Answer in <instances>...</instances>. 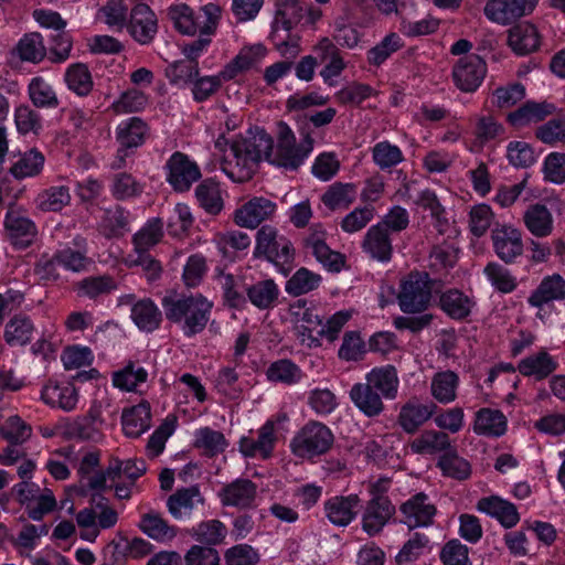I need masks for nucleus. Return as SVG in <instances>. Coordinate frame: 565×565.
<instances>
[{
  "label": "nucleus",
  "mask_w": 565,
  "mask_h": 565,
  "mask_svg": "<svg viewBox=\"0 0 565 565\" xmlns=\"http://www.w3.org/2000/svg\"><path fill=\"white\" fill-rule=\"evenodd\" d=\"M35 202L41 211L58 212L71 202L70 189L65 185L50 186L38 194Z\"/></svg>",
  "instance_id": "obj_49"
},
{
  "label": "nucleus",
  "mask_w": 565,
  "mask_h": 565,
  "mask_svg": "<svg viewBox=\"0 0 565 565\" xmlns=\"http://www.w3.org/2000/svg\"><path fill=\"white\" fill-rule=\"evenodd\" d=\"M29 96L33 105L39 108H56L60 104L52 85L42 77L31 79Z\"/></svg>",
  "instance_id": "obj_57"
},
{
  "label": "nucleus",
  "mask_w": 565,
  "mask_h": 565,
  "mask_svg": "<svg viewBox=\"0 0 565 565\" xmlns=\"http://www.w3.org/2000/svg\"><path fill=\"white\" fill-rule=\"evenodd\" d=\"M254 256L264 257L287 275L295 258V248L276 227L263 225L256 233Z\"/></svg>",
  "instance_id": "obj_5"
},
{
  "label": "nucleus",
  "mask_w": 565,
  "mask_h": 565,
  "mask_svg": "<svg viewBox=\"0 0 565 565\" xmlns=\"http://www.w3.org/2000/svg\"><path fill=\"white\" fill-rule=\"evenodd\" d=\"M486 74V62L477 54L459 58L452 68L456 86L466 93L475 92L481 85Z\"/></svg>",
  "instance_id": "obj_12"
},
{
  "label": "nucleus",
  "mask_w": 565,
  "mask_h": 565,
  "mask_svg": "<svg viewBox=\"0 0 565 565\" xmlns=\"http://www.w3.org/2000/svg\"><path fill=\"white\" fill-rule=\"evenodd\" d=\"M64 77L67 87L78 96H87L93 89L92 74L84 63L70 65Z\"/></svg>",
  "instance_id": "obj_51"
},
{
  "label": "nucleus",
  "mask_w": 565,
  "mask_h": 565,
  "mask_svg": "<svg viewBox=\"0 0 565 565\" xmlns=\"http://www.w3.org/2000/svg\"><path fill=\"white\" fill-rule=\"evenodd\" d=\"M395 512V505L391 500H384V502L369 500L362 514L363 531L370 536L381 533Z\"/></svg>",
  "instance_id": "obj_20"
},
{
  "label": "nucleus",
  "mask_w": 565,
  "mask_h": 565,
  "mask_svg": "<svg viewBox=\"0 0 565 565\" xmlns=\"http://www.w3.org/2000/svg\"><path fill=\"white\" fill-rule=\"evenodd\" d=\"M493 249L505 264H512L523 254L522 233L511 225L497 224L491 232Z\"/></svg>",
  "instance_id": "obj_13"
},
{
  "label": "nucleus",
  "mask_w": 565,
  "mask_h": 565,
  "mask_svg": "<svg viewBox=\"0 0 565 565\" xmlns=\"http://www.w3.org/2000/svg\"><path fill=\"white\" fill-rule=\"evenodd\" d=\"M403 45V40L397 33H388L379 44L367 51L369 64L380 66Z\"/></svg>",
  "instance_id": "obj_60"
},
{
  "label": "nucleus",
  "mask_w": 565,
  "mask_h": 565,
  "mask_svg": "<svg viewBox=\"0 0 565 565\" xmlns=\"http://www.w3.org/2000/svg\"><path fill=\"white\" fill-rule=\"evenodd\" d=\"M359 502L356 494L333 497L324 503L326 515L332 524L345 526L355 518Z\"/></svg>",
  "instance_id": "obj_30"
},
{
  "label": "nucleus",
  "mask_w": 565,
  "mask_h": 565,
  "mask_svg": "<svg viewBox=\"0 0 565 565\" xmlns=\"http://www.w3.org/2000/svg\"><path fill=\"white\" fill-rule=\"evenodd\" d=\"M266 377L269 382L285 385H294L301 381V369L288 359H280L273 362L266 370Z\"/></svg>",
  "instance_id": "obj_47"
},
{
  "label": "nucleus",
  "mask_w": 565,
  "mask_h": 565,
  "mask_svg": "<svg viewBox=\"0 0 565 565\" xmlns=\"http://www.w3.org/2000/svg\"><path fill=\"white\" fill-rule=\"evenodd\" d=\"M167 181L174 191H188L201 178L198 164L180 151L174 152L166 163Z\"/></svg>",
  "instance_id": "obj_10"
},
{
  "label": "nucleus",
  "mask_w": 565,
  "mask_h": 565,
  "mask_svg": "<svg viewBox=\"0 0 565 565\" xmlns=\"http://www.w3.org/2000/svg\"><path fill=\"white\" fill-rule=\"evenodd\" d=\"M223 507L249 510L256 507L257 484L246 478H238L225 484L218 492Z\"/></svg>",
  "instance_id": "obj_14"
},
{
  "label": "nucleus",
  "mask_w": 565,
  "mask_h": 565,
  "mask_svg": "<svg viewBox=\"0 0 565 565\" xmlns=\"http://www.w3.org/2000/svg\"><path fill=\"white\" fill-rule=\"evenodd\" d=\"M129 8L124 0H108L97 12V19L109 28L121 31L128 21Z\"/></svg>",
  "instance_id": "obj_54"
},
{
  "label": "nucleus",
  "mask_w": 565,
  "mask_h": 565,
  "mask_svg": "<svg viewBox=\"0 0 565 565\" xmlns=\"http://www.w3.org/2000/svg\"><path fill=\"white\" fill-rule=\"evenodd\" d=\"M151 413L150 406L141 403L122 413V430L126 436L137 438L150 427Z\"/></svg>",
  "instance_id": "obj_40"
},
{
  "label": "nucleus",
  "mask_w": 565,
  "mask_h": 565,
  "mask_svg": "<svg viewBox=\"0 0 565 565\" xmlns=\"http://www.w3.org/2000/svg\"><path fill=\"white\" fill-rule=\"evenodd\" d=\"M321 276L305 268H299L286 282V291L295 297L316 290L320 282Z\"/></svg>",
  "instance_id": "obj_58"
},
{
  "label": "nucleus",
  "mask_w": 565,
  "mask_h": 565,
  "mask_svg": "<svg viewBox=\"0 0 565 565\" xmlns=\"http://www.w3.org/2000/svg\"><path fill=\"white\" fill-rule=\"evenodd\" d=\"M522 220L526 230L536 238H545L554 231L553 214L542 203L530 204L524 211Z\"/></svg>",
  "instance_id": "obj_23"
},
{
  "label": "nucleus",
  "mask_w": 565,
  "mask_h": 565,
  "mask_svg": "<svg viewBox=\"0 0 565 565\" xmlns=\"http://www.w3.org/2000/svg\"><path fill=\"white\" fill-rule=\"evenodd\" d=\"M289 315L294 321L299 324V334L302 337V342L306 338L310 340L309 347L312 343L318 347L319 341L312 335L315 330H319L322 326L323 318L317 312L316 308L307 299H298L289 305Z\"/></svg>",
  "instance_id": "obj_17"
},
{
  "label": "nucleus",
  "mask_w": 565,
  "mask_h": 565,
  "mask_svg": "<svg viewBox=\"0 0 565 565\" xmlns=\"http://www.w3.org/2000/svg\"><path fill=\"white\" fill-rule=\"evenodd\" d=\"M45 158L42 152L33 148L24 152L10 168L15 179L31 178L40 174L43 170Z\"/></svg>",
  "instance_id": "obj_48"
},
{
  "label": "nucleus",
  "mask_w": 565,
  "mask_h": 565,
  "mask_svg": "<svg viewBox=\"0 0 565 565\" xmlns=\"http://www.w3.org/2000/svg\"><path fill=\"white\" fill-rule=\"evenodd\" d=\"M118 287L116 280L109 275L89 276L75 284L74 289L78 297L97 299L109 295Z\"/></svg>",
  "instance_id": "obj_42"
},
{
  "label": "nucleus",
  "mask_w": 565,
  "mask_h": 565,
  "mask_svg": "<svg viewBox=\"0 0 565 565\" xmlns=\"http://www.w3.org/2000/svg\"><path fill=\"white\" fill-rule=\"evenodd\" d=\"M195 196L200 205L212 215L218 214L223 209L218 184L212 179H206L196 186Z\"/></svg>",
  "instance_id": "obj_55"
},
{
  "label": "nucleus",
  "mask_w": 565,
  "mask_h": 565,
  "mask_svg": "<svg viewBox=\"0 0 565 565\" xmlns=\"http://www.w3.org/2000/svg\"><path fill=\"white\" fill-rule=\"evenodd\" d=\"M129 213L124 207L116 205L104 211L99 223V231L106 237H117L127 231Z\"/></svg>",
  "instance_id": "obj_53"
},
{
  "label": "nucleus",
  "mask_w": 565,
  "mask_h": 565,
  "mask_svg": "<svg viewBox=\"0 0 565 565\" xmlns=\"http://www.w3.org/2000/svg\"><path fill=\"white\" fill-rule=\"evenodd\" d=\"M148 379V372L135 362H129L121 371L114 374V385L126 390L135 391L137 386L145 383Z\"/></svg>",
  "instance_id": "obj_62"
},
{
  "label": "nucleus",
  "mask_w": 565,
  "mask_h": 565,
  "mask_svg": "<svg viewBox=\"0 0 565 565\" xmlns=\"http://www.w3.org/2000/svg\"><path fill=\"white\" fill-rule=\"evenodd\" d=\"M277 205L269 199L255 196L235 211V223L246 228H256L276 213Z\"/></svg>",
  "instance_id": "obj_16"
},
{
  "label": "nucleus",
  "mask_w": 565,
  "mask_h": 565,
  "mask_svg": "<svg viewBox=\"0 0 565 565\" xmlns=\"http://www.w3.org/2000/svg\"><path fill=\"white\" fill-rule=\"evenodd\" d=\"M437 467L443 471L444 476L457 480H465L471 473L470 463L458 455L455 447L439 457Z\"/></svg>",
  "instance_id": "obj_52"
},
{
  "label": "nucleus",
  "mask_w": 565,
  "mask_h": 565,
  "mask_svg": "<svg viewBox=\"0 0 565 565\" xmlns=\"http://www.w3.org/2000/svg\"><path fill=\"white\" fill-rule=\"evenodd\" d=\"M41 397L47 405L65 412L73 411L78 402L77 390L72 383L49 382L43 387Z\"/></svg>",
  "instance_id": "obj_27"
},
{
  "label": "nucleus",
  "mask_w": 565,
  "mask_h": 565,
  "mask_svg": "<svg viewBox=\"0 0 565 565\" xmlns=\"http://www.w3.org/2000/svg\"><path fill=\"white\" fill-rule=\"evenodd\" d=\"M492 286L503 294L512 292L516 286V278L504 266L498 263H489L483 270Z\"/></svg>",
  "instance_id": "obj_64"
},
{
  "label": "nucleus",
  "mask_w": 565,
  "mask_h": 565,
  "mask_svg": "<svg viewBox=\"0 0 565 565\" xmlns=\"http://www.w3.org/2000/svg\"><path fill=\"white\" fill-rule=\"evenodd\" d=\"M4 238L18 249L28 248L38 236V227L29 217L26 210L10 205L3 220Z\"/></svg>",
  "instance_id": "obj_8"
},
{
  "label": "nucleus",
  "mask_w": 565,
  "mask_h": 565,
  "mask_svg": "<svg viewBox=\"0 0 565 565\" xmlns=\"http://www.w3.org/2000/svg\"><path fill=\"white\" fill-rule=\"evenodd\" d=\"M220 15V7L213 3L200 8L196 12L184 3L173 6L169 9V17L174 28L185 35H194L198 32L201 35L213 34L216 30Z\"/></svg>",
  "instance_id": "obj_4"
},
{
  "label": "nucleus",
  "mask_w": 565,
  "mask_h": 565,
  "mask_svg": "<svg viewBox=\"0 0 565 565\" xmlns=\"http://www.w3.org/2000/svg\"><path fill=\"white\" fill-rule=\"evenodd\" d=\"M409 448L416 455H436L447 452L452 448V445L447 433L426 429L409 443Z\"/></svg>",
  "instance_id": "obj_28"
},
{
  "label": "nucleus",
  "mask_w": 565,
  "mask_h": 565,
  "mask_svg": "<svg viewBox=\"0 0 565 565\" xmlns=\"http://www.w3.org/2000/svg\"><path fill=\"white\" fill-rule=\"evenodd\" d=\"M275 443V425L273 422H267L258 430L256 439L252 437H243L239 440V449L246 457H260L266 459L271 456Z\"/></svg>",
  "instance_id": "obj_22"
},
{
  "label": "nucleus",
  "mask_w": 565,
  "mask_h": 565,
  "mask_svg": "<svg viewBox=\"0 0 565 565\" xmlns=\"http://www.w3.org/2000/svg\"><path fill=\"white\" fill-rule=\"evenodd\" d=\"M334 444L331 429L317 420H309L290 441L292 454L302 459H313L326 455Z\"/></svg>",
  "instance_id": "obj_6"
},
{
  "label": "nucleus",
  "mask_w": 565,
  "mask_h": 565,
  "mask_svg": "<svg viewBox=\"0 0 565 565\" xmlns=\"http://www.w3.org/2000/svg\"><path fill=\"white\" fill-rule=\"evenodd\" d=\"M369 384L385 399H395L398 393L399 379L393 365L375 367L365 376Z\"/></svg>",
  "instance_id": "obj_26"
},
{
  "label": "nucleus",
  "mask_w": 565,
  "mask_h": 565,
  "mask_svg": "<svg viewBox=\"0 0 565 565\" xmlns=\"http://www.w3.org/2000/svg\"><path fill=\"white\" fill-rule=\"evenodd\" d=\"M163 236V222L160 217L149 220L145 226L134 235L136 252H148L157 245Z\"/></svg>",
  "instance_id": "obj_56"
},
{
  "label": "nucleus",
  "mask_w": 565,
  "mask_h": 565,
  "mask_svg": "<svg viewBox=\"0 0 565 565\" xmlns=\"http://www.w3.org/2000/svg\"><path fill=\"white\" fill-rule=\"evenodd\" d=\"M126 26L137 42L148 44L158 31L157 17L147 4L139 3L131 9Z\"/></svg>",
  "instance_id": "obj_18"
},
{
  "label": "nucleus",
  "mask_w": 565,
  "mask_h": 565,
  "mask_svg": "<svg viewBox=\"0 0 565 565\" xmlns=\"http://www.w3.org/2000/svg\"><path fill=\"white\" fill-rule=\"evenodd\" d=\"M358 196L354 183L334 182L321 195V202L331 211L347 210Z\"/></svg>",
  "instance_id": "obj_38"
},
{
  "label": "nucleus",
  "mask_w": 565,
  "mask_h": 565,
  "mask_svg": "<svg viewBox=\"0 0 565 565\" xmlns=\"http://www.w3.org/2000/svg\"><path fill=\"white\" fill-rule=\"evenodd\" d=\"M303 8L296 0H279L271 25L270 40L282 56L296 57L299 50L295 41H290V31L302 20Z\"/></svg>",
  "instance_id": "obj_3"
},
{
  "label": "nucleus",
  "mask_w": 565,
  "mask_h": 565,
  "mask_svg": "<svg viewBox=\"0 0 565 565\" xmlns=\"http://www.w3.org/2000/svg\"><path fill=\"white\" fill-rule=\"evenodd\" d=\"M565 299V279L553 274L542 279L535 290L527 298L530 306L541 309L544 305L552 301H562Z\"/></svg>",
  "instance_id": "obj_24"
},
{
  "label": "nucleus",
  "mask_w": 565,
  "mask_h": 565,
  "mask_svg": "<svg viewBox=\"0 0 565 565\" xmlns=\"http://www.w3.org/2000/svg\"><path fill=\"white\" fill-rule=\"evenodd\" d=\"M372 158L374 163L381 170H387L396 167L404 160V156L399 147L392 145L388 141L377 142L372 148Z\"/></svg>",
  "instance_id": "obj_63"
},
{
  "label": "nucleus",
  "mask_w": 565,
  "mask_h": 565,
  "mask_svg": "<svg viewBox=\"0 0 565 565\" xmlns=\"http://www.w3.org/2000/svg\"><path fill=\"white\" fill-rule=\"evenodd\" d=\"M537 3L539 0H488L483 12L491 22L507 25L530 15Z\"/></svg>",
  "instance_id": "obj_9"
},
{
  "label": "nucleus",
  "mask_w": 565,
  "mask_h": 565,
  "mask_svg": "<svg viewBox=\"0 0 565 565\" xmlns=\"http://www.w3.org/2000/svg\"><path fill=\"white\" fill-rule=\"evenodd\" d=\"M204 503V498L198 486L178 489L167 501L170 514L175 519L189 516L193 509Z\"/></svg>",
  "instance_id": "obj_31"
},
{
  "label": "nucleus",
  "mask_w": 565,
  "mask_h": 565,
  "mask_svg": "<svg viewBox=\"0 0 565 565\" xmlns=\"http://www.w3.org/2000/svg\"><path fill=\"white\" fill-rule=\"evenodd\" d=\"M166 318L181 327L188 338L201 333L209 323L213 302L203 295H190L181 298L162 299Z\"/></svg>",
  "instance_id": "obj_2"
},
{
  "label": "nucleus",
  "mask_w": 565,
  "mask_h": 565,
  "mask_svg": "<svg viewBox=\"0 0 565 565\" xmlns=\"http://www.w3.org/2000/svg\"><path fill=\"white\" fill-rule=\"evenodd\" d=\"M148 131L147 124L139 117H131L121 121L116 129V140L119 143L113 168L120 169L128 156L127 150L137 148L145 142Z\"/></svg>",
  "instance_id": "obj_11"
},
{
  "label": "nucleus",
  "mask_w": 565,
  "mask_h": 565,
  "mask_svg": "<svg viewBox=\"0 0 565 565\" xmlns=\"http://www.w3.org/2000/svg\"><path fill=\"white\" fill-rule=\"evenodd\" d=\"M555 110L556 107L547 102H526L508 115V121L513 127L522 128L530 124L544 120L547 116L554 114Z\"/></svg>",
  "instance_id": "obj_34"
},
{
  "label": "nucleus",
  "mask_w": 565,
  "mask_h": 565,
  "mask_svg": "<svg viewBox=\"0 0 565 565\" xmlns=\"http://www.w3.org/2000/svg\"><path fill=\"white\" fill-rule=\"evenodd\" d=\"M541 36L535 25L522 22L512 26L508 32V44L518 55H526L536 51Z\"/></svg>",
  "instance_id": "obj_25"
},
{
  "label": "nucleus",
  "mask_w": 565,
  "mask_h": 565,
  "mask_svg": "<svg viewBox=\"0 0 565 565\" xmlns=\"http://www.w3.org/2000/svg\"><path fill=\"white\" fill-rule=\"evenodd\" d=\"M477 509L495 518L507 529L513 527L520 520L515 505L497 495L480 499Z\"/></svg>",
  "instance_id": "obj_32"
},
{
  "label": "nucleus",
  "mask_w": 565,
  "mask_h": 565,
  "mask_svg": "<svg viewBox=\"0 0 565 565\" xmlns=\"http://www.w3.org/2000/svg\"><path fill=\"white\" fill-rule=\"evenodd\" d=\"M131 319L140 330L151 332L159 328L162 315L156 303L146 298L134 303Z\"/></svg>",
  "instance_id": "obj_41"
},
{
  "label": "nucleus",
  "mask_w": 565,
  "mask_h": 565,
  "mask_svg": "<svg viewBox=\"0 0 565 565\" xmlns=\"http://www.w3.org/2000/svg\"><path fill=\"white\" fill-rule=\"evenodd\" d=\"M32 320L25 315H15L6 324L4 340L9 345H25L34 332Z\"/></svg>",
  "instance_id": "obj_45"
},
{
  "label": "nucleus",
  "mask_w": 565,
  "mask_h": 565,
  "mask_svg": "<svg viewBox=\"0 0 565 565\" xmlns=\"http://www.w3.org/2000/svg\"><path fill=\"white\" fill-rule=\"evenodd\" d=\"M313 143L310 134L297 143L294 131L284 121L277 125L276 143L264 129L249 130L247 138L236 142L227 154L230 179L238 183L249 180L263 158L276 167L296 171L312 151Z\"/></svg>",
  "instance_id": "obj_1"
},
{
  "label": "nucleus",
  "mask_w": 565,
  "mask_h": 565,
  "mask_svg": "<svg viewBox=\"0 0 565 565\" xmlns=\"http://www.w3.org/2000/svg\"><path fill=\"white\" fill-rule=\"evenodd\" d=\"M399 512L403 516L401 522L413 530L433 524L437 509L429 502L428 497L420 492L405 501L399 507Z\"/></svg>",
  "instance_id": "obj_15"
},
{
  "label": "nucleus",
  "mask_w": 565,
  "mask_h": 565,
  "mask_svg": "<svg viewBox=\"0 0 565 565\" xmlns=\"http://www.w3.org/2000/svg\"><path fill=\"white\" fill-rule=\"evenodd\" d=\"M458 386L459 376L454 371H443L433 376L430 393L437 402L449 404L456 399Z\"/></svg>",
  "instance_id": "obj_44"
},
{
  "label": "nucleus",
  "mask_w": 565,
  "mask_h": 565,
  "mask_svg": "<svg viewBox=\"0 0 565 565\" xmlns=\"http://www.w3.org/2000/svg\"><path fill=\"white\" fill-rule=\"evenodd\" d=\"M439 308L454 320H463L470 313L475 301L461 290L451 288L439 296Z\"/></svg>",
  "instance_id": "obj_36"
},
{
  "label": "nucleus",
  "mask_w": 565,
  "mask_h": 565,
  "mask_svg": "<svg viewBox=\"0 0 565 565\" xmlns=\"http://www.w3.org/2000/svg\"><path fill=\"white\" fill-rule=\"evenodd\" d=\"M473 430L478 435L499 437L507 430V419L500 411L481 408L476 414Z\"/></svg>",
  "instance_id": "obj_43"
},
{
  "label": "nucleus",
  "mask_w": 565,
  "mask_h": 565,
  "mask_svg": "<svg viewBox=\"0 0 565 565\" xmlns=\"http://www.w3.org/2000/svg\"><path fill=\"white\" fill-rule=\"evenodd\" d=\"M435 405L422 404L417 401H409L401 407L397 423L407 434H414L434 414Z\"/></svg>",
  "instance_id": "obj_33"
},
{
  "label": "nucleus",
  "mask_w": 565,
  "mask_h": 565,
  "mask_svg": "<svg viewBox=\"0 0 565 565\" xmlns=\"http://www.w3.org/2000/svg\"><path fill=\"white\" fill-rule=\"evenodd\" d=\"M315 52L320 63L324 64L320 76L327 84L332 85L331 79L340 76L347 67L339 47L329 38H322L315 46Z\"/></svg>",
  "instance_id": "obj_19"
},
{
  "label": "nucleus",
  "mask_w": 565,
  "mask_h": 565,
  "mask_svg": "<svg viewBox=\"0 0 565 565\" xmlns=\"http://www.w3.org/2000/svg\"><path fill=\"white\" fill-rule=\"evenodd\" d=\"M0 435L9 444L22 445L32 436V427L19 416H10L0 427Z\"/></svg>",
  "instance_id": "obj_61"
},
{
  "label": "nucleus",
  "mask_w": 565,
  "mask_h": 565,
  "mask_svg": "<svg viewBox=\"0 0 565 565\" xmlns=\"http://www.w3.org/2000/svg\"><path fill=\"white\" fill-rule=\"evenodd\" d=\"M349 395L354 406L366 417H376L385 408L383 397L365 382L354 384Z\"/></svg>",
  "instance_id": "obj_29"
},
{
  "label": "nucleus",
  "mask_w": 565,
  "mask_h": 565,
  "mask_svg": "<svg viewBox=\"0 0 565 565\" xmlns=\"http://www.w3.org/2000/svg\"><path fill=\"white\" fill-rule=\"evenodd\" d=\"M557 367L554 358L544 350L522 359L518 364V371L527 377L542 381L548 377Z\"/></svg>",
  "instance_id": "obj_35"
},
{
  "label": "nucleus",
  "mask_w": 565,
  "mask_h": 565,
  "mask_svg": "<svg viewBox=\"0 0 565 565\" xmlns=\"http://www.w3.org/2000/svg\"><path fill=\"white\" fill-rule=\"evenodd\" d=\"M139 525L143 533L157 541H169L177 535V527L169 525L168 522L156 512L143 514Z\"/></svg>",
  "instance_id": "obj_50"
},
{
  "label": "nucleus",
  "mask_w": 565,
  "mask_h": 565,
  "mask_svg": "<svg viewBox=\"0 0 565 565\" xmlns=\"http://www.w3.org/2000/svg\"><path fill=\"white\" fill-rule=\"evenodd\" d=\"M102 413V403L95 401L87 414L74 422L71 427L72 435L83 440H100L105 424Z\"/></svg>",
  "instance_id": "obj_21"
},
{
  "label": "nucleus",
  "mask_w": 565,
  "mask_h": 565,
  "mask_svg": "<svg viewBox=\"0 0 565 565\" xmlns=\"http://www.w3.org/2000/svg\"><path fill=\"white\" fill-rule=\"evenodd\" d=\"M20 60L31 63H40L46 55L43 36L38 32L24 34L14 47Z\"/></svg>",
  "instance_id": "obj_46"
},
{
  "label": "nucleus",
  "mask_w": 565,
  "mask_h": 565,
  "mask_svg": "<svg viewBox=\"0 0 565 565\" xmlns=\"http://www.w3.org/2000/svg\"><path fill=\"white\" fill-rule=\"evenodd\" d=\"M414 203L430 212L431 217L436 222L438 232L443 234L445 232V226L448 224V221L446 217L445 207L441 205L436 193L429 189H425L418 193L417 198L414 200Z\"/></svg>",
  "instance_id": "obj_59"
},
{
  "label": "nucleus",
  "mask_w": 565,
  "mask_h": 565,
  "mask_svg": "<svg viewBox=\"0 0 565 565\" xmlns=\"http://www.w3.org/2000/svg\"><path fill=\"white\" fill-rule=\"evenodd\" d=\"M363 248L370 256L380 262H388L392 257V243L384 225L369 228L363 239Z\"/></svg>",
  "instance_id": "obj_37"
},
{
  "label": "nucleus",
  "mask_w": 565,
  "mask_h": 565,
  "mask_svg": "<svg viewBox=\"0 0 565 565\" xmlns=\"http://www.w3.org/2000/svg\"><path fill=\"white\" fill-rule=\"evenodd\" d=\"M431 281L427 273L412 271L402 280L397 301L404 313H423L431 299Z\"/></svg>",
  "instance_id": "obj_7"
},
{
  "label": "nucleus",
  "mask_w": 565,
  "mask_h": 565,
  "mask_svg": "<svg viewBox=\"0 0 565 565\" xmlns=\"http://www.w3.org/2000/svg\"><path fill=\"white\" fill-rule=\"evenodd\" d=\"M246 295L257 309L267 310L276 306L280 290L274 279H264L248 286Z\"/></svg>",
  "instance_id": "obj_39"
}]
</instances>
